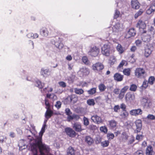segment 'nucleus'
Returning <instances> with one entry per match:
<instances>
[{
  "label": "nucleus",
  "instance_id": "nucleus-36",
  "mask_svg": "<svg viewBox=\"0 0 155 155\" xmlns=\"http://www.w3.org/2000/svg\"><path fill=\"white\" fill-rule=\"evenodd\" d=\"M117 49L120 54H122L124 52V50L122 46L120 44H118L117 46Z\"/></svg>",
  "mask_w": 155,
  "mask_h": 155
},
{
  "label": "nucleus",
  "instance_id": "nucleus-61",
  "mask_svg": "<svg viewBox=\"0 0 155 155\" xmlns=\"http://www.w3.org/2000/svg\"><path fill=\"white\" fill-rule=\"evenodd\" d=\"M133 155H143V151L142 150H138Z\"/></svg>",
  "mask_w": 155,
  "mask_h": 155
},
{
  "label": "nucleus",
  "instance_id": "nucleus-1",
  "mask_svg": "<svg viewBox=\"0 0 155 155\" xmlns=\"http://www.w3.org/2000/svg\"><path fill=\"white\" fill-rule=\"evenodd\" d=\"M46 126V123L44 122V124L43 125L41 130L39 133V135L35 137V143H32L35 144L34 146L32 147V149H34V150L36 151V149L35 148H37L40 146V150L41 151L42 149H44L47 152H48V150L50 149V148L48 146L43 144L42 142V136L45 131V128Z\"/></svg>",
  "mask_w": 155,
  "mask_h": 155
},
{
  "label": "nucleus",
  "instance_id": "nucleus-62",
  "mask_svg": "<svg viewBox=\"0 0 155 155\" xmlns=\"http://www.w3.org/2000/svg\"><path fill=\"white\" fill-rule=\"evenodd\" d=\"M6 140V138L4 136H0V143H2Z\"/></svg>",
  "mask_w": 155,
  "mask_h": 155
},
{
  "label": "nucleus",
  "instance_id": "nucleus-25",
  "mask_svg": "<svg viewBox=\"0 0 155 155\" xmlns=\"http://www.w3.org/2000/svg\"><path fill=\"white\" fill-rule=\"evenodd\" d=\"M85 141L89 145H91L94 142L93 139L89 136H87L85 137Z\"/></svg>",
  "mask_w": 155,
  "mask_h": 155
},
{
  "label": "nucleus",
  "instance_id": "nucleus-54",
  "mask_svg": "<svg viewBox=\"0 0 155 155\" xmlns=\"http://www.w3.org/2000/svg\"><path fill=\"white\" fill-rule=\"evenodd\" d=\"M45 104L46 106V109H50V104L49 103L48 101V100H47L46 98H45Z\"/></svg>",
  "mask_w": 155,
  "mask_h": 155
},
{
  "label": "nucleus",
  "instance_id": "nucleus-60",
  "mask_svg": "<svg viewBox=\"0 0 155 155\" xmlns=\"http://www.w3.org/2000/svg\"><path fill=\"white\" fill-rule=\"evenodd\" d=\"M65 112L67 115H70L72 114L69 108H67L65 109Z\"/></svg>",
  "mask_w": 155,
  "mask_h": 155
},
{
  "label": "nucleus",
  "instance_id": "nucleus-57",
  "mask_svg": "<svg viewBox=\"0 0 155 155\" xmlns=\"http://www.w3.org/2000/svg\"><path fill=\"white\" fill-rule=\"evenodd\" d=\"M48 87H45L43 89H41V91L43 94H45L48 92Z\"/></svg>",
  "mask_w": 155,
  "mask_h": 155
},
{
  "label": "nucleus",
  "instance_id": "nucleus-63",
  "mask_svg": "<svg viewBox=\"0 0 155 155\" xmlns=\"http://www.w3.org/2000/svg\"><path fill=\"white\" fill-rule=\"evenodd\" d=\"M120 108H121L122 111L127 110H126V105L122 103L120 105Z\"/></svg>",
  "mask_w": 155,
  "mask_h": 155
},
{
  "label": "nucleus",
  "instance_id": "nucleus-15",
  "mask_svg": "<svg viewBox=\"0 0 155 155\" xmlns=\"http://www.w3.org/2000/svg\"><path fill=\"white\" fill-rule=\"evenodd\" d=\"M91 119L94 123L96 124H99L102 122L101 117L96 114L92 116Z\"/></svg>",
  "mask_w": 155,
  "mask_h": 155
},
{
  "label": "nucleus",
  "instance_id": "nucleus-9",
  "mask_svg": "<svg viewBox=\"0 0 155 155\" xmlns=\"http://www.w3.org/2000/svg\"><path fill=\"white\" fill-rule=\"evenodd\" d=\"M99 53V49L96 46L91 47L88 51L89 54L92 56H97Z\"/></svg>",
  "mask_w": 155,
  "mask_h": 155
},
{
  "label": "nucleus",
  "instance_id": "nucleus-2",
  "mask_svg": "<svg viewBox=\"0 0 155 155\" xmlns=\"http://www.w3.org/2000/svg\"><path fill=\"white\" fill-rule=\"evenodd\" d=\"M35 144L31 143L30 144L31 146V150L33 153V155H53L50 152V149L48 150L47 152L44 149H42L41 151L40 150V147H37V148H35V149H36V151L34 150V149H32V147L34 146Z\"/></svg>",
  "mask_w": 155,
  "mask_h": 155
},
{
  "label": "nucleus",
  "instance_id": "nucleus-34",
  "mask_svg": "<svg viewBox=\"0 0 155 155\" xmlns=\"http://www.w3.org/2000/svg\"><path fill=\"white\" fill-rule=\"evenodd\" d=\"M98 87L101 92L104 91L106 89V86L103 83H101L99 84L98 86Z\"/></svg>",
  "mask_w": 155,
  "mask_h": 155
},
{
  "label": "nucleus",
  "instance_id": "nucleus-58",
  "mask_svg": "<svg viewBox=\"0 0 155 155\" xmlns=\"http://www.w3.org/2000/svg\"><path fill=\"white\" fill-rule=\"evenodd\" d=\"M147 118L148 119L154 120H155V116L152 114H149L147 116Z\"/></svg>",
  "mask_w": 155,
  "mask_h": 155
},
{
  "label": "nucleus",
  "instance_id": "nucleus-13",
  "mask_svg": "<svg viewBox=\"0 0 155 155\" xmlns=\"http://www.w3.org/2000/svg\"><path fill=\"white\" fill-rule=\"evenodd\" d=\"M143 113L142 110L140 108L133 109L130 111V114L132 116H137L141 115Z\"/></svg>",
  "mask_w": 155,
  "mask_h": 155
},
{
  "label": "nucleus",
  "instance_id": "nucleus-33",
  "mask_svg": "<svg viewBox=\"0 0 155 155\" xmlns=\"http://www.w3.org/2000/svg\"><path fill=\"white\" fill-rule=\"evenodd\" d=\"M35 85L39 88L41 89L44 86V84L41 83V82L38 80L35 81Z\"/></svg>",
  "mask_w": 155,
  "mask_h": 155
},
{
  "label": "nucleus",
  "instance_id": "nucleus-29",
  "mask_svg": "<svg viewBox=\"0 0 155 155\" xmlns=\"http://www.w3.org/2000/svg\"><path fill=\"white\" fill-rule=\"evenodd\" d=\"M67 99L70 102L74 103H76L77 101V98L74 95L68 96Z\"/></svg>",
  "mask_w": 155,
  "mask_h": 155
},
{
  "label": "nucleus",
  "instance_id": "nucleus-35",
  "mask_svg": "<svg viewBox=\"0 0 155 155\" xmlns=\"http://www.w3.org/2000/svg\"><path fill=\"white\" fill-rule=\"evenodd\" d=\"M74 91L76 94L79 95L83 94L84 92V91L82 89L78 88H75L74 89Z\"/></svg>",
  "mask_w": 155,
  "mask_h": 155
},
{
  "label": "nucleus",
  "instance_id": "nucleus-53",
  "mask_svg": "<svg viewBox=\"0 0 155 155\" xmlns=\"http://www.w3.org/2000/svg\"><path fill=\"white\" fill-rule=\"evenodd\" d=\"M129 88V86H125L121 89V90L120 91L122 93H123L125 94V93H126V92L128 89Z\"/></svg>",
  "mask_w": 155,
  "mask_h": 155
},
{
  "label": "nucleus",
  "instance_id": "nucleus-43",
  "mask_svg": "<svg viewBox=\"0 0 155 155\" xmlns=\"http://www.w3.org/2000/svg\"><path fill=\"white\" fill-rule=\"evenodd\" d=\"M87 103L90 106H94L95 104L94 101L93 99L88 100L87 101Z\"/></svg>",
  "mask_w": 155,
  "mask_h": 155
},
{
  "label": "nucleus",
  "instance_id": "nucleus-17",
  "mask_svg": "<svg viewBox=\"0 0 155 155\" xmlns=\"http://www.w3.org/2000/svg\"><path fill=\"white\" fill-rule=\"evenodd\" d=\"M65 131L67 134L70 137H74L76 135V133L71 128L67 127L65 129Z\"/></svg>",
  "mask_w": 155,
  "mask_h": 155
},
{
  "label": "nucleus",
  "instance_id": "nucleus-11",
  "mask_svg": "<svg viewBox=\"0 0 155 155\" xmlns=\"http://www.w3.org/2000/svg\"><path fill=\"white\" fill-rule=\"evenodd\" d=\"M125 100L126 102L130 103L135 99V95L130 92L127 93L125 96Z\"/></svg>",
  "mask_w": 155,
  "mask_h": 155
},
{
  "label": "nucleus",
  "instance_id": "nucleus-31",
  "mask_svg": "<svg viewBox=\"0 0 155 155\" xmlns=\"http://www.w3.org/2000/svg\"><path fill=\"white\" fill-rule=\"evenodd\" d=\"M53 114V111L50 109H47V110L45 113V117L47 119L49 118Z\"/></svg>",
  "mask_w": 155,
  "mask_h": 155
},
{
  "label": "nucleus",
  "instance_id": "nucleus-64",
  "mask_svg": "<svg viewBox=\"0 0 155 155\" xmlns=\"http://www.w3.org/2000/svg\"><path fill=\"white\" fill-rule=\"evenodd\" d=\"M120 109V107L119 105H115L114 107V111L117 112Z\"/></svg>",
  "mask_w": 155,
  "mask_h": 155
},
{
  "label": "nucleus",
  "instance_id": "nucleus-56",
  "mask_svg": "<svg viewBox=\"0 0 155 155\" xmlns=\"http://www.w3.org/2000/svg\"><path fill=\"white\" fill-rule=\"evenodd\" d=\"M61 102L59 101H58L56 102L55 106L57 109H59L61 107Z\"/></svg>",
  "mask_w": 155,
  "mask_h": 155
},
{
  "label": "nucleus",
  "instance_id": "nucleus-42",
  "mask_svg": "<svg viewBox=\"0 0 155 155\" xmlns=\"http://www.w3.org/2000/svg\"><path fill=\"white\" fill-rule=\"evenodd\" d=\"M123 73L125 75L129 76L130 74V70L129 68L124 69L123 70Z\"/></svg>",
  "mask_w": 155,
  "mask_h": 155
},
{
  "label": "nucleus",
  "instance_id": "nucleus-27",
  "mask_svg": "<svg viewBox=\"0 0 155 155\" xmlns=\"http://www.w3.org/2000/svg\"><path fill=\"white\" fill-rule=\"evenodd\" d=\"M117 61V59L115 56L111 55L109 60L108 63L110 65H112L115 63Z\"/></svg>",
  "mask_w": 155,
  "mask_h": 155
},
{
  "label": "nucleus",
  "instance_id": "nucleus-30",
  "mask_svg": "<svg viewBox=\"0 0 155 155\" xmlns=\"http://www.w3.org/2000/svg\"><path fill=\"white\" fill-rule=\"evenodd\" d=\"M108 125L109 127L111 128H114L116 126L117 122L114 120H111L108 121Z\"/></svg>",
  "mask_w": 155,
  "mask_h": 155
},
{
  "label": "nucleus",
  "instance_id": "nucleus-22",
  "mask_svg": "<svg viewBox=\"0 0 155 155\" xmlns=\"http://www.w3.org/2000/svg\"><path fill=\"white\" fill-rule=\"evenodd\" d=\"M152 50L151 48L148 46H147L145 47L144 49V55L145 57H148L151 54Z\"/></svg>",
  "mask_w": 155,
  "mask_h": 155
},
{
  "label": "nucleus",
  "instance_id": "nucleus-28",
  "mask_svg": "<svg viewBox=\"0 0 155 155\" xmlns=\"http://www.w3.org/2000/svg\"><path fill=\"white\" fill-rule=\"evenodd\" d=\"M154 152L152 146H148L146 150V154L147 155H153Z\"/></svg>",
  "mask_w": 155,
  "mask_h": 155
},
{
  "label": "nucleus",
  "instance_id": "nucleus-18",
  "mask_svg": "<svg viewBox=\"0 0 155 155\" xmlns=\"http://www.w3.org/2000/svg\"><path fill=\"white\" fill-rule=\"evenodd\" d=\"M129 115V113L127 110L122 111L120 114V118L122 120L127 119Z\"/></svg>",
  "mask_w": 155,
  "mask_h": 155
},
{
  "label": "nucleus",
  "instance_id": "nucleus-49",
  "mask_svg": "<svg viewBox=\"0 0 155 155\" xmlns=\"http://www.w3.org/2000/svg\"><path fill=\"white\" fill-rule=\"evenodd\" d=\"M83 119L84 125L85 126H88L89 124V122L88 119L85 117H84Z\"/></svg>",
  "mask_w": 155,
  "mask_h": 155
},
{
  "label": "nucleus",
  "instance_id": "nucleus-21",
  "mask_svg": "<svg viewBox=\"0 0 155 155\" xmlns=\"http://www.w3.org/2000/svg\"><path fill=\"white\" fill-rule=\"evenodd\" d=\"M73 128L76 132H81L82 130L80 123L78 122L74 123L73 124Z\"/></svg>",
  "mask_w": 155,
  "mask_h": 155
},
{
  "label": "nucleus",
  "instance_id": "nucleus-44",
  "mask_svg": "<svg viewBox=\"0 0 155 155\" xmlns=\"http://www.w3.org/2000/svg\"><path fill=\"white\" fill-rule=\"evenodd\" d=\"M109 143V142L108 140H105L101 142V146L104 147H107Z\"/></svg>",
  "mask_w": 155,
  "mask_h": 155
},
{
  "label": "nucleus",
  "instance_id": "nucleus-24",
  "mask_svg": "<svg viewBox=\"0 0 155 155\" xmlns=\"http://www.w3.org/2000/svg\"><path fill=\"white\" fill-rule=\"evenodd\" d=\"M131 3V6L133 8L137 9L139 8L140 4L137 0H132Z\"/></svg>",
  "mask_w": 155,
  "mask_h": 155
},
{
  "label": "nucleus",
  "instance_id": "nucleus-40",
  "mask_svg": "<svg viewBox=\"0 0 155 155\" xmlns=\"http://www.w3.org/2000/svg\"><path fill=\"white\" fill-rule=\"evenodd\" d=\"M23 142L24 140H21L18 144L19 149L21 150H22L23 149H25L26 147V146L25 145L23 144V146L21 145V143H23Z\"/></svg>",
  "mask_w": 155,
  "mask_h": 155
},
{
  "label": "nucleus",
  "instance_id": "nucleus-45",
  "mask_svg": "<svg viewBox=\"0 0 155 155\" xmlns=\"http://www.w3.org/2000/svg\"><path fill=\"white\" fill-rule=\"evenodd\" d=\"M137 86L134 84H132L130 85L129 90L131 91H135L137 89Z\"/></svg>",
  "mask_w": 155,
  "mask_h": 155
},
{
  "label": "nucleus",
  "instance_id": "nucleus-12",
  "mask_svg": "<svg viewBox=\"0 0 155 155\" xmlns=\"http://www.w3.org/2000/svg\"><path fill=\"white\" fill-rule=\"evenodd\" d=\"M136 34V31L134 28H130L129 31L126 33L125 38H129L132 36H134Z\"/></svg>",
  "mask_w": 155,
  "mask_h": 155
},
{
  "label": "nucleus",
  "instance_id": "nucleus-20",
  "mask_svg": "<svg viewBox=\"0 0 155 155\" xmlns=\"http://www.w3.org/2000/svg\"><path fill=\"white\" fill-rule=\"evenodd\" d=\"M114 78L115 81L120 82L123 81L124 76L119 73H117L114 75Z\"/></svg>",
  "mask_w": 155,
  "mask_h": 155
},
{
  "label": "nucleus",
  "instance_id": "nucleus-48",
  "mask_svg": "<svg viewBox=\"0 0 155 155\" xmlns=\"http://www.w3.org/2000/svg\"><path fill=\"white\" fill-rule=\"evenodd\" d=\"M155 78L154 77L151 76L149 78L148 82L150 84L152 85L153 84Z\"/></svg>",
  "mask_w": 155,
  "mask_h": 155
},
{
  "label": "nucleus",
  "instance_id": "nucleus-19",
  "mask_svg": "<svg viewBox=\"0 0 155 155\" xmlns=\"http://www.w3.org/2000/svg\"><path fill=\"white\" fill-rule=\"evenodd\" d=\"M39 32L41 36L45 37L48 36L49 33L48 29L45 27H42L41 28Z\"/></svg>",
  "mask_w": 155,
  "mask_h": 155
},
{
  "label": "nucleus",
  "instance_id": "nucleus-6",
  "mask_svg": "<svg viewBox=\"0 0 155 155\" xmlns=\"http://www.w3.org/2000/svg\"><path fill=\"white\" fill-rule=\"evenodd\" d=\"M136 27L139 28L140 31L142 33H146V24L145 22L141 20H139L136 25Z\"/></svg>",
  "mask_w": 155,
  "mask_h": 155
},
{
  "label": "nucleus",
  "instance_id": "nucleus-5",
  "mask_svg": "<svg viewBox=\"0 0 155 155\" xmlns=\"http://www.w3.org/2000/svg\"><path fill=\"white\" fill-rule=\"evenodd\" d=\"M141 104L144 108L149 109L152 105V102L147 97H143L141 100Z\"/></svg>",
  "mask_w": 155,
  "mask_h": 155
},
{
  "label": "nucleus",
  "instance_id": "nucleus-59",
  "mask_svg": "<svg viewBox=\"0 0 155 155\" xmlns=\"http://www.w3.org/2000/svg\"><path fill=\"white\" fill-rule=\"evenodd\" d=\"M102 138L100 136H97L96 138V142L97 144L101 142Z\"/></svg>",
  "mask_w": 155,
  "mask_h": 155
},
{
  "label": "nucleus",
  "instance_id": "nucleus-51",
  "mask_svg": "<svg viewBox=\"0 0 155 155\" xmlns=\"http://www.w3.org/2000/svg\"><path fill=\"white\" fill-rule=\"evenodd\" d=\"M120 12L117 10H115L114 16V18L117 19L120 16Z\"/></svg>",
  "mask_w": 155,
  "mask_h": 155
},
{
  "label": "nucleus",
  "instance_id": "nucleus-41",
  "mask_svg": "<svg viewBox=\"0 0 155 155\" xmlns=\"http://www.w3.org/2000/svg\"><path fill=\"white\" fill-rule=\"evenodd\" d=\"M46 97L52 99L53 100H55L56 99L57 97L56 95L54 94H48L46 95Z\"/></svg>",
  "mask_w": 155,
  "mask_h": 155
},
{
  "label": "nucleus",
  "instance_id": "nucleus-47",
  "mask_svg": "<svg viewBox=\"0 0 155 155\" xmlns=\"http://www.w3.org/2000/svg\"><path fill=\"white\" fill-rule=\"evenodd\" d=\"M143 10L140 9L135 15L134 17L135 18H137L140 15L143 13Z\"/></svg>",
  "mask_w": 155,
  "mask_h": 155
},
{
  "label": "nucleus",
  "instance_id": "nucleus-38",
  "mask_svg": "<svg viewBox=\"0 0 155 155\" xmlns=\"http://www.w3.org/2000/svg\"><path fill=\"white\" fill-rule=\"evenodd\" d=\"M155 11V9L153 8V6H150V7L147 10L146 13L148 15H150L152 13L153 14L154 12Z\"/></svg>",
  "mask_w": 155,
  "mask_h": 155
},
{
  "label": "nucleus",
  "instance_id": "nucleus-14",
  "mask_svg": "<svg viewBox=\"0 0 155 155\" xmlns=\"http://www.w3.org/2000/svg\"><path fill=\"white\" fill-rule=\"evenodd\" d=\"M92 68L95 71H101L104 68V66L101 63L98 62L93 65Z\"/></svg>",
  "mask_w": 155,
  "mask_h": 155
},
{
  "label": "nucleus",
  "instance_id": "nucleus-23",
  "mask_svg": "<svg viewBox=\"0 0 155 155\" xmlns=\"http://www.w3.org/2000/svg\"><path fill=\"white\" fill-rule=\"evenodd\" d=\"M41 74L44 77H47L50 74V71L49 69L42 68L41 71Z\"/></svg>",
  "mask_w": 155,
  "mask_h": 155
},
{
  "label": "nucleus",
  "instance_id": "nucleus-16",
  "mask_svg": "<svg viewBox=\"0 0 155 155\" xmlns=\"http://www.w3.org/2000/svg\"><path fill=\"white\" fill-rule=\"evenodd\" d=\"M51 43L53 44H54L55 46L59 49H61L63 47V45L61 43L59 38L58 40H52Z\"/></svg>",
  "mask_w": 155,
  "mask_h": 155
},
{
  "label": "nucleus",
  "instance_id": "nucleus-4",
  "mask_svg": "<svg viewBox=\"0 0 155 155\" xmlns=\"http://www.w3.org/2000/svg\"><path fill=\"white\" fill-rule=\"evenodd\" d=\"M123 29V25L122 24L119 22L116 23L112 28H110L109 32V36L112 33L114 35L116 34V33L121 31Z\"/></svg>",
  "mask_w": 155,
  "mask_h": 155
},
{
  "label": "nucleus",
  "instance_id": "nucleus-46",
  "mask_svg": "<svg viewBox=\"0 0 155 155\" xmlns=\"http://www.w3.org/2000/svg\"><path fill=\"white\" fill-rule=\"evenodd\" d=\"M149 83L146 80H144L141 87L142 89H145L147 87Z\"/></svg>",
  "mask_w": 155,
  "mask_h": 155
},
{
  "label": "nucleus",
  "instance_id": "nucleus-10",
  "mask_svg": "<svg viewBox=\"0 0 155 155\" xmlns=\"http://www.w3.org/2000/svg\"><path fill=\"white\" fill-rule=\"evenodd\" d=\"M135 124L136 126V129L134 130L135 133H137L140 132L142 128V122L141 120L138 119L135 122Z\"/></svg>",
  "mask_w": 155,
  "mask_h": 155
},
{
  "label": "nucleus",
  "instance_id": "nucleus-26",
  "mask_svg": "<svg viewBox=\"0 0 155 155\" xmlns=\"http://www.w3.org/2000/svg\"><path fill=\"white\" fill-rule=\"evenodd\" d=\"M79 72L81 73L83 75H86L89 74V71L87 68L86 67H83L80 69Z\"/></svg>",
  "mask_w": 155,
  "mask_h": 155
},
{
  "label": "nucleus",
  "instance_id": "nucleus-3",
  "mask_svg": "<svg viewBox=\"0 0 155 155\" xmlns=\"http://www.w3.org/2000/svg\"><path fill=\"white\" fill-rule=\"evenodd\" d=\"M28 127H26L25 128L26 130H28V133H31L32 135H33L34 136V138L31 137V136L30 135L28 136V139L29 140L30 143H35V137L37 136L36 135V132L35 130V127L33 125L31 124L30 127H29L28 126H27Z\"/></svg>",
  "mask_w": 155,
  "mask_h": 155
},
{
  "label": "nucleus",
  "instance_id": "nucleus-32",
  "mask_svg": "<svg viewBox=\"0 0 155 155\" xmlns=\"http://www.w3.org/2000/svg\"><path fill=\"white\" fill-rule=\"evenodd\" d=\"M74 154L75 151L74 149L72 147H69L67 150V155H74Z\"/></svg>",
  "mask_w": 155,
  "mask_h": 155
},
{
  "label": "nucleus",
  "instance_id": "nucleus-7",
  "mask_svg": "<svg viewBox=\"0 0 155 155\" xmlns=\"http://www.w3.org/2000/svg\"><path fill=\"white\" fill-rule=\"evenodd\" d=\"M110 48L109 45L104 44L101 48V52L102 54L106 56H108L110 54Z\"/></svg>",
  "mask_w": 155,
  "mask_h": 155
},
{
  "label": "nucleus",
  "instance_id": "nucleus-55",
  "mask_svg": "<svg viewBox=\"0 0 155 155\" xmlns=\"http://www.w3.org/2000/svg\"><path fill=\"white\" fill-rule=\"evenodd\" d=\"M114 137V135L112 133H108L107 135V137L108 139L109 140L113 139Z\"/></svg>",
  "mask_w": 155,
  "mask_h": 155
},
{
  "label": "nucleus",
  "instance_id": "nucleus-37",
  "mask_svg": "<svg viewBox=\"0 0 155 155\" xmlns=\"http://www.w3.org/2000/svg\"><path fill=\"white\" fill-rule=\"evenodd\" d=\"M96 88H92L89 90L87 91V92L88 94L91 95H92L96 93Z\"/></svg>",
  "mask_w": 155,
  "mask_h": 155
},
{
  "label": "nucleus",
  "instance_id": "nucleus-8",
  "mask_svg": "<svg viewBox=\"0 0 155 155\" xmlns=\"http://www.w3.org/2000/svg\"><path fill=\"white\" fill-rule=\"evenodd\" d=\"M135 75L137 78H143L146 75L145 70L142 68H137L135 70Z\"/></svg>",
  "mask_w": 155,
  "mask_h": 155
},
{
  "label": "nucleus",
  "instance_id": "nucleus-50",
  "mask_svg": "<svg viewBox=\"0 0 155 155\" xmlns=\"http://www.w3.org/2000/svg\"><path fill=\"white\" fill-rule=\"evenodd\" d=\"M127 64V62L126 61L124 60H122L121 61L119 65H118V68H121L123 67L124 65H126Z\"/></svg>",
  "mask_w": 155,
  "mask_h": 155
},
{
  "label": "nucleus",
  "instance_id": "nucleus-39",
  "mask_svg": "<svg viewBox=\"0 0 155 155\" xmlns=\"http://www.w3.org/2000/svg\"><path fill=\"white\" fill-rule=\"evenodd\" d=\"M83 62L86 65H89L90 62L88 60L86 56H84L82 58Z\"/></svg>",
  "mask_w": 155,
  "mask_h": 155
},
{
  "label": "nucleus",
  "instance_id": "nucleus-52",
  "mask_svg": "<svg viewBox=\"0 0 155 155\" xmlns=\"http://www.w3.org/2000/svg\"><path fill=\"white\" fill-rule=\"evenodd\" d=\"M100 131L104 133H106L107 131V129L106 127L105 126H102L100 127Z\"/></svg>",
  "mask_w": 155,
  "mask_h": 155
}]
</instances>
